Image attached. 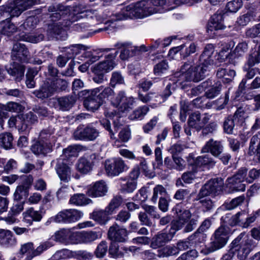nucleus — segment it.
Returning a JSON list of instances; mask_svg holds the SVG:
<instances>
[{
    "instance_id": "1",
    "label": "nucleus",
    "mask_w": 260,
    "mask_h": 260,
    "mask_svg": "<svg viewBox=\"0 0 260 260\" xmlns=\"http://www.w3.org/2000/svg\"><path fill=\"white\" fill-rule=\"evenodd\" d=\"M166 4V0L142 1L135 4H132L116 15L115 20L139 18L160 12L161 7Z\"/></svg>"
},
{
    "instance_id": "2",
    "label": "nucleus",
    "mask_w": 260,
    "mask_h": 260,
    "mask_svg": "<svg viewBox=\"0 0 260 260\" xmlns=\"http://www.w3.org/2000/svg\"><path fill=\"white\" fill-rule=\"evenodd\" d=\"M173 211L178 218L176 221L172 223L171 227L173 231L175 230L176 232L180 230L185 224V232H190L195 228L199 219L198 216L192 215L189 210L182 209L180 205H177Z\"/></svg>"
},
{
    "instance_id": "3",
    "label": "nucleus",
    "mask_w": 260,
    "mask_h": 260,
    "mask_svg": "<svg viewBox=\"0 0 260 260\" xmlns=\"http://www.w3.org/2000/svg\"><path fill=\"white\" fill-rule=\"evenodd\" d=\"M231 245V252L234 254L237 252V256L241 260L245 259L254 247L252 240L244 233L233 240Z\"/></svg>"
},
{
    "instance_id": "4",
    "label": "nucleus",
    "mask_w": 260,
    "mask_h": 260,
    "mask_svg": "<svg viewBox=\"0 0 260 260\" xmlns=\"http://www.w3.org/2000/svg\"><path fill=\"white\" fill-rule=\"evenodd\" d=\"M117 53L116 51L114 54H109L106 57L105 60L100 62L93 67L92 72L94 75L92 79L94 82L101 83L105 80V73L113 70L115 66L114 59Z\"/></svg>"
},
{
    "instance_id": "5",
    "label": "nucleus",
    "mask_w": 260,
    "mask_h": 260,
    "mask_svg": "<svg viewBox=\"0 0 260 260\" xmlns=\"http://www.w3.org/2000/svg\"><path fill=\"white\" fill-rule=\"evenodd\" d=\"M228 228L220 226L215 231L214 238L209 246L205 250L201 249V252L204 254H208L224 246L228 240Z\"/></svg>"
},
{
    "instance_id": "6",
    "label": "nucleus",
    "mask_w": 260,
    "mask_h": 260,
    "mask_svg": "<svg viewBox=\"0 0 260 260\" xmlns=\"http://www.w3.org/2000/svg\"><path fill=\"white\" fill-rule=\"evenodd\" d=\"M37 22V20L35 17H29L19 26L18 29L20 31L25 32L24 34L20 36V40L37 43L43 40L44 36L42 34L31 35L28 34V31H31L36 27Z\"/></svg>"
},
{
    "instance_id": "7",
    "label": "nucleus",
    "mask_w": 260,
    "mask_h": 260,
    "mask_svg": "<svg viewBox=\"0 0 260 260\" xmlns=\"http://www.w3.org/2000/svg\"><path fill=\"white\" fill-rule=\"evenodd\" d=\"M83 216V213L77 209H64L52 217L51 220L57 223H72L79 220Z\"/></svg>"
},
{
    "instance_id": "8",
    "label": "nucleus",
    "mask_w": 260,
    "mask_h": 260,
    "mask_svg": "<svg viewBox=\"0 0 260 260\" xmlns=\"http://www.w3.org/2000/svg\"><path fill=\"white\" fill-rule=\"evenodd\" d=\"M99 131L91 125H80L74 131L73 137L76 140L93 141L99 136Z\"/></svg>"
},
{
    "instance_id": "9",
    "label": "nucleus",
    "mask_w": 260,
    "mask_h": 260,
    "mask_svg": "<svg viewBox=\"0 0 260 260\" xmlns=\"http://www.w3.org/2000/svg\"><path fill=\"white\" fill-rule=\"evenodd\" d=\"M105 168L108 176H115L128 170L129 167L121 158L115 157L105 161Z\"/></svg>"
},
{
    "instance_id": "10",
    "label": "nucleus",
    "mask_w": 260,
    "mask_h": 260,
    "mask_svg": "<svg viewBox=\"0 0 260 260\" xmlns=\"http://www.w3.org/2000/svg\"><path fill=\"white\" fill-rule=\"evenodd\" d=\"M257 216L255 212L253 215L249 216L247 211H242L232 216L229 220V224L231 226L239 225L243 228H247L255 221Z\"/></svg>"
},
{
    "instance_id": "11",
    "label": "nucleus",
    "mask_w": 260,
    "mask_h": 260,
    "mask_svg": "<svg viewBox=\"0 0 260 260\" xmlns=\"http://www.w3.org/2000/svg\"><path fill=\"white\" fill-rule=\"evenodd\" d=\"M70 11V7L61 4H54L47 8V15L51 21L63 20Z\"/></svg>"
},
{
    "instance_id": "12",
    "label": "nucleus",
    "mask_w": 260,
    "mask_h": 260,
    "mask_svg": "<svg viewBox=\"0 0 260 260\" xmlns=\"http://www.w3.org/2000/svg\"><path fill=\"white\" fill-rule=\"evenodd\" d=\"M223 184L221 179L210 180L202 187L199 195H219L222 192Z\"/></svg>"
},
{
    "instance_id": "13",
    "label": "nucleus",
    "mask_w": 260,
    "mask_h": 260,
    "mask_svg": "<svg viewBox=\"0 0 260 260\" xmlns=\"http://www.w3.org/2000/svg\"><path fill=\"white\" fill-rule=\"evenodd\" d=\"M96 159L95 154H91L89 157L82 156L79 158L75 167L78 172L82 174H87L92 170L94 165V160Z\"/></svg>"
},
{
    "instance_id": "14",
    "label": "nucleus",
    "mask_w": 260,
    "mask_h": 260,
    "mask_svg": "<svg viewBox=\"0 0 260 260\" xmlns=\"http://www.w3.org/2000/svg\"><path fill=\"white\" fill-rule=\"evenodd\" d=\"M11 57L14 61L27 62L29 58V53L24 44L16 43L13 45Z\"/></svg>"
},
{
    "instance_id": "15",
    "label": "nucleus",
    "mask_w": 260,
    "mask_h": 260,
    "mask_svg": "<svg viewBox=\"0 0 260 260\" xmlns=\"http://www.w3.org/2000/svg\"><path fill=\"white\" fill-rule=\"evenodd\" d=\"M85 147L79 144L70 145L62 150V153L59 159H61V161L72 164V158L77 157L79 153Z\"/></svg>"
},
{
    "instance_id": "16",
    "label": "nucleus",
    "mask_w": 260,
    "mask_h": 260,
    "mask_svg": "<svg viewBox=\"0 0 260 260\" xmlns=\"http://www.w3.org/2000/svg\"><path fill=\"white\" fill-rule=\"evenodd\" d=\"M247 154L253 156L254 162L260 164V133L255 134L250 139Z\"/></svg>"
},
{
    "instance_id": "17",
    "label": "nucleus",
    "mask_w": 260,
    "mask_h": 260,
    "mask_svg": "<svg viewBox=\"0 0 260 260\" xmlns=\"http://www.w3.org/2000/svg\"><path fill=\"white\" fill-rule=\"evenodd\" d=\"M223 150V146L219 141H214L211 139L203 146L201 150L202 153L210 152L213 156L219 157Z\"/></svg>"
},
{
    "instance_id": "18",
    "label": "nucleus",
    "mask_w": 260,
    "mask_h": 260,
    "mask_svg": "<svg viewBox=\"0 0 260 260\" xmlns=\"http://www.w3.org/2000/svg\"><path fill=\"white\" fill-rule=\"evenodd\" d=\"M100 90L99 88L92 89L90 91V94L84 101V106L88 110L92 111L96 110L103 104L97 96Z\"/></svg>"
},
{
    "instance_id": "19",
    "label": "nucleus",
    "mask_w": 260,
    "mask_h": 260,
    "mask_svg": "<svg viewBox=\"0 0 260 260\" xmlns=\"http://www.w3.org/2000/svg\"><path fill=\"white\" fill-rule=\"evenodd\" d=\"M175 230H173L171 228L169 233H160L154 236L151 241V247L153 249H156L170 241L174 236Z\"/></svg>"
},
{
    "instance_id": "20",
    "label": "nucleus",
    "mask_w": 260,
    "mask_h": 260,
    "mask_svg": "<svg viewBox=\"0 0 260 260\" xmlns=\"http://www.w3.org/2000/svg\"><path fill=\"white\" fill-rule=\"evenodd\" d=\"M214 51V47L212 44H207L202 53L200 55L199 60L200 66L203 67H206L209 71V66L213 64V54Z\"/></svg>"
},
{
    "instance_id": "21",
    "label": "nucleus",
    "mask_w": 260,
    "mask_h": 260,
    "mask_svg": "<svg viewBox=\"0 0 260 260\" xmlns=\"http://www.w3.org/2000/svg\"><path fill=\"white\" fill-rule=\"evenodd\" d=\"M55 170L60 180L68 182L71 179V168L66 162L58 159L55 167Z\"/></svg>"
},
{
    "instance_id": "22",
    "label": "nucleus",
    "mask_w": 260,
    "mask_h": 260,
    "mask_svg": "<svg viewBox=\"0 0 260 260\" xmlns=\"http://www.w3.org/2000/svg\"><path fill=\"white\" fill-rule=\"evenodd\" d=\"M193 61H188L184 63L181 67V74L180 75V80H182L185 81H193L196 82V79L194 76V69L192 66Z\"/></svg>"
},
{
    "instance_id": "23",
    "label": "nucleus",
    "mask_w": 260,
    "mask_h": 260,
    "mask_svg": "<svg viewBox=\"0 0 260 260\" xmlns=\"http://www.w3.org/2000/svg\"><path fill=\"white\" fill-rule=\"evenodd\" d=\"M127 235L126 230L117 224L111 226L108 231L109 238L114 241L124 242L127 239Z\"/></svg>"
},
{
    "instance_id": "24",
    "label": "nucleus",
    "mask_w": 260,
    "mask_h": 260,
    "mask_svg": "<svg viewBox=\"0 0 260 260\" xmlns=\"http://www.w3.org/2000/svg\"><path fill=\"white\" fill-rule=\"evenodd\" d=\"M55 93L50 83V79H47L41 87L33 92V94L41 100L46 99Z\"/></svg>"
},
{
    "instance_id": "25",
    "label": "nucleus",
    "mask_w": 260,
    "mask_h": 260,
    "mask_svg": "<svg viewBox=\"0 0 260 260\" xmlns=\"http://www.w3.org/2000/svg\"><path fill=\"white\" fill-rule=\"evenodd\" d=\"M223 15L222 11H218L211 17V20L208 25V30L213 31V30H221L224 28L223 25Z\"/></svg>"
},
{
    "instance_id": "26",
    "label": "nucleus",
    "mask_w": 260,
    "mask_h": 260,
    "mask_svg": "<svg viewBox=\"0 0 260 260\" xmlns=\"http://www.w3.org/2000/svg\"><path fill=\"white\" fill-rule=\"evenodd\" d=\"M56 100V108L63 111L69 110L75 103V98L73 95L57 98Z\"/></svg>"
},
{
    "instance_id": "27",
    "label": "nucleus",
    "mask_w": 260,
    "mask_h": 260,
    "mask_svg": "<svg viewBox=\"0 0 260 260\" xmlns=\"http://www.w3.org/2000/svg\"><path fill=\"white\" fill-rule=\"evenodd\" d=\"M31 150L36 155H46L52 151V144L39 140L31 147Z\"/></svg>"
},
{
    "instance_id": "28",
    "label": "nucleus",
    "mask_w": 260,
    "mask_h": 260,
    "mask_svg": "<svg viewBox=\"0 0 260 260\" xmlns=\"http://www.w3.org/2000/svg\"><path fill=\"white\" fill-rule=\"evenodd\" d=\"M80 6L76 7L73 12H71L69 11V13L67 14V17L63 18L61 25L63 26H70L73 22L77 21L81 18L83 17V14L85 10L80 11Z\"/></svg>"
},
{
    "instance_id": "29",
    "label": "nucleus",
    "mask_w": 260,
    "mask_h": 260,
    "mask_svg": "<svg viewBox=\"0 0 260 260\" xmlns=\"http://www.w3.org/2000/svg\"><path fill=\"white\" fill-rule=\"evenodd\" d=\"M206 122V117L201 119V114L198 112L192 113L188 120V125L198 131L202 129Z\"/></svg>"
},
{
    "instance_id": "30",
    "label": "nucleus",
    "mask_w": 260,
    "mask_h": 260,
    "mask_svg": "<svg viewBox=\"0 0 260 260\" xmlns=\"http://www.w3.org/2000/svg\"><path fill=\"white\" fill-rule=\"evenodd\" d=\"M18 254L20 258L25 256L24 260H31L35 257L34 243L32 242H27L22 244Z\"/></svg>"
},
{
    "instance_id": "31",
    "label": "nucleus",
    "mask_w": 260,
    "mask_h": 260,
    "mask_svg": "<svg viewBox=\"0 0 260 260\" xmlns=\"http://www.w3.org/2000/svg\"><path fill=\"white\" fill-rule=\"evenodd\" d=\"M108 190L106 182L103 180L96 182L88 189V195H105Z\"/></svg>"
},
{
    "instance_id": "32",
    "label": "nucleus",
    "mask_w": 260,
    "mask_h": 260,
    "mask_svg": "<svg viewBox=\"0 0 260 260\" xmlns=\"http://www.w3.org/2000/svg\"><path fill=\"white\" fill-rule=\"evenodd\" d=\"M114 47L118 49H121L120 58L122 60H126L135 54V49H134L127 43L118 42L114 45Z\"/></svg>"
},
{
    "instance_id": "33",
    "label": "nucleus",
    "mask_w": 260,
    "mask_h": 260,
    "mask_svg": "<svg viewBox=\"0 0 260 260\" xmlns=\"http://www.w3.org/2000/svg\"><path fill=\"white\" fill-rule=\"evenodd\" d=\"M20 120L22 122L21 128L23 132H27L30 129V125L37 121L38 119L33 112H29L25 114H21Z\"/></svg>"
},
{
    "instance_id": "34",
    "label": "nucleus",
    "mask_w": 260,
    "mask_h": 260,
    "mask_svg": "<svg viewBox=\"0 0 260 260\" xmlns=\"http://www.w3.org/2000/svg\"><path fill=\"white\" fill-rule=\"evenodd\" d=\"M111 214L106 208L105 210H96L90 214V218L100 224H105L109 220V215Z\"/></svg>"
},
{
    "instance_id": "35",
    "label": "nucleus",
    "mask_w": 260,
    "mask_h": 260,
    "mask_svg": "<svg viewBox=\"0 0 260 260\" xmlns=\"http://www.w3.org/2000/svg\"><path fill=\"white\" fill-rule=\"evenodd\" d=\"M16 239L14 237L11 231L7 230L0 229V244L9 246L15 245Z\"/></svg>"
},
{
    "instance_id": "36",
    "label": "nucleus",
    "mask_w": 260,
    "mask_h": 260,
    "mask_svg": "<svg viewBox=\"0 0 260 260\" xmlns=\"http://www.w3.org/2000/svg\"><path fill=\"white\" fill-rule=\"evenodd\" d=\"M236 75V72L234 70H227L220 68L216 72V77L221 79L223 83H229L233 80Z\"/></svg>"
},
{
    "instance_id": "37",
    "label": "nucleus",
    "mask_w": 260,
    "mask_h": 260,
    "mask_svg": "<svg viewBox=\"0 0 260 260\" xmlns=\"http://www.w3.org/2000/svg\"><path fill=\"white\" fill-rule=\"evenodd\" d=\"M81 244H89L101 237V234L95 231H82L80 235Z\"/></svg>"
},
{
    "instance_id": "38",
    "label": "nucleus",
    "mask_w": 260,
    "mask_h": 260,
    "mask_svg": "<svg viewBox=\"0 0 260 260\" xmlns=\"http://www.w3.org/2000/svg\"><path fill=\"white\" fill-rule=\"evenodd\" d=\"M215 164L216 161L209 154L198 156L194 161V164L197 166H204L208 169L213 168L215 165Z\"/></svg>"
},
{
    "instance_id": "39",
    "label": "nucleus",
    "mask_w": 260,
    "mask_h": 260,
    "mask_svg": "<svg viewBox=\"0 0 260 260\" xmlns=\"http://www.w3.org/2000/svg\"><path fill=\"white\" fill-rule=\"evenodd\" d=\"M242 125L235 120V118L232 115H229L225 118L223 122V127L224 132L228 134H232L234 133V129L238 126H242Z\"/></svg>"
},
{
    "instance_id": "40",
    "label": "nucleus",
    "mask_w": 260,
    "mask_h": 260,
    "mask_svg": "<svg viewBox=\"0 0 260 260\" xmlns=\"http://www.w3.org/2000/svg\"><path fill=\"white\" fill-rule=\"evenodd\" d=\"M14 137L11 133H4L0 134V147L5 150L13 148Z\"/></svg>"
},
{
    "instance_id": "41",
    "label": "nucleus",
    "mask_w": 260,
    "mask_h": 260,
    "mask_svg": "<svg viewBox=\"0 0 260 260\" xmlns=\"http://www.w3.org/2000/svg\"><path fill=\"white\" fill-rule=\"evenodd\" d=\"M127 253L126 247H121L116 242H113L109 248V253L111 257L115 258L122 257Z\"/></svg>"
},
{
    "instance_id": "42",
    "label": "nucleus",
    "mask_w": 260,
    "mask_h": 260,
    "mask_svg": "<svg viewBox=\"0 0 260 260\" xmlns=\"http://www.w3.org/2000/svg\"><path fill=\"white\" fill-rule=\"evenodd\" d=\"M26 196H14V203L11 211L14 215H18L24 209V204L26 202Z\"/></svg>"
},
{
    "instance_id": "43",
    "label": "nucleus",
    "mask_w": 260,
    "mask_h": 260,
    "mask_svg": "<svg viewBox=\"0 0 260 260\" xmlns=\"http://www.w3.org/2000/svg\"><path fill=\"white\" fill-rule=\"evenodd\" d=\"M0 109L2 110L19 113L24 110V107L19 103L9 102L6 104H0Z\"/></svg>"
},
{
    "instance_id": "44",
    "label": "nucleus",
    "mask_w": 260,
    "mask_h": 260,
    "mask_svg": "<svg viewBox=\"0 0 260 260\" xmlns=\"http://www.w3.org/2000/svg\"><path fill=\"white\" fill-rule=\"evenodd\" d=\"M23 216L24 221L28 223H31L32 221H40L42 218L40 212L35 211L32 208H30L23 212Z\"/></svg>"
},
{
    "instance_id": "45",
    "label": "nucleus",
    "mask_w": 260,
    "mask_h": 260,
    "mask_svg": "<svg viewBox=\"0 0 260 260\" xmlns=\"http://www.w3.org/2000/svg\"><path fill=\"white\" fill-rule=\"evenodd\" d=\"M206 239V235L199 230L188 237V240L191 241L192 246L196 247L203 246Z\"/></svg>"
},
{
    "instance_id": "46",
    "label": "nucleus",
    "mask_w": 260,
    "mask_h": 260,
    "mask_svg": "<svg viewBox=\"0 0 260 260\" xmlns=\"http://www.w3.org/2000/svg\"><path fill=\"white\" fill-rule=\"evenodd\" d=\"M0 8L4 12L9 13L11 17H18L23 12L14 2Z\"/></svg>"
},
{
    "instance_id": "47",
    "label": "nucleus",
    "mask_w": 260,
    "mask_h": 260,
    "mask_svg": "<svg viewBox=\"0 0 260 260\" xmlns=\"http://www.w3.org/2000/svg\"><path fill=\"white\" fill-rule=\"evenodd\" d=\"M50 83L55 93L65 90L68 87L67 81L60 78L50 79Z\"/></svg>"
},
{
    "instance_id": "48",
    "label": "nucleus",
    "mask_w": 260,
    "mask_h": 260,
    "mask_svg": "<svg viewBox=\"0 0 260 260\" xmlns=\"http://www.w3.org/2000/svg\"><path fill=\"white\" fill-rule=\"evenodd\" d=\"M54 133L52 128L48 127L44 129L40 133L39 140L44 142H49L50 144L55 141V137L53 136Z\"/></svg>"
},
{
    "instance_id": "49",
    "label": "nucleus",
    "mask_w": 260,
    "mask_h": 260,
    "mask_svg": "<svg viewBox=\"0 0 260 260\" xmlns=\"http://www.w3.org/2000/svg\"><path fill=\"white\" fill-rule=\"evenodd\" d=\"M7 72L10 75L15 77L16 81H19L24 76V68L23 66L17 64L10 68Z\"/></svg>"
},
{
    "instance_id": "50",
    "label": "nucleus",
    "mask_w": 260,
    "mask_h": 260,
    "mask_svg": "<svg viewBox=\"0 0 260 260\" xmlns=\"http://www.w3.org/2000/svg\"><path fill=\"white\" fill-rule=\"evenodd\" d=\"M149 110V108L147 106L140 107L133 111L129 115V118L131 120L142 119L147 114Z\"/></svg>"
},
{
    "instance_id": "51",
    "label": "nucleus",
    "mask_w": 260,
    "mask_h": 260,
    "mask_svg": "<svg viewBox=\"0 0 260 260\" xmlns=\"http://www.w3.org/2000/svg\"><path fill=\"white\" fill-rule=\"evenodd\" d=\"M69 235H70V230L62 229L55 232L50 240L52 241L53 240L61 243H67Z\"/></svg>"
},
{
    "instance_id": "52",
    "label": "nucleus",
    "mask_w": 260,
    "mask_h": 260,
    "mask_svg": "<svg viewBox=\"0 0 260 260\" xmlns=\"http://www.w3.org/2000/svg\"><path fill=\"white\" fill-rule=\"evenodd\" d=\"M69 203L76 206H83L92 203V201L86 196H71Z\"/></svg>"
},
{
    "instance_id": "53",
    "label": "nucleus",
    "mask_w": 260,
    "mask_h": 260,
    "mask_svg": "<svg viewBox=\"0 0 260 260\" xmlns=\"http://www.w3.org/2000/svg\"><path fill=\"white\" fill-rule=\"evenodd\" d=\"M242 182H238V180H235L232 182L229 181V178L226 181V188L229 193H231L234 191H244L245 186L242 183Z\"/></svg>"
},
{
    "instance_id": "54",
    "label": "nucleus",
    "mask_w": 260,
    "mask_h": 260,
    "mask_svg": "<svg viewBox=\"0 0 260 260\" xmlns=\"http://www.w3.org/2000/svg\"><path fill=\"white\" fill-rule=\"evenodd\" d=\"M13 2L23 11L31 8L33 6L40 3V0H14Z\"/></svg>"
},
{
    "instance_id": "55",
    "label": "nucleus",
    "mask_w": 260,
    "mask_h": 260,
    "mask_svg": "<svg viewBox=\"0 0 260 260\" xmlns=\"http://www.w3.org/2000/svg\"><path fill=\"white\" fill-rule=\"evenodd\" d=\"M178 253L179 250L176 247L167 246L158 250L157 256L159 257H168Z\"/></svg>"
},
{
    "instance_id": "56",
    "label": "nucleus",
    "mask_w": 260,
    "mask_h": 260,
    "mask_svg": "<svg viewBox=\"0 0 260 260\" xmlns=\"http://www.w3.org/2000/svg\"><path fill=\"white\" fill-rule=\"evenodd\" d=\"M96 88L100 89L97 96L102 103L105 99H108L109 97L113 96L114 94V90L110 87L104 88L103 86H101Z\"/></svg>"
},
{
    "instance_id": "57",
    "label": "nucleus",
    "mask_w": 260,
    "mask_h": 260,
    "mask_svg": "<svg viewBox=\"0 0 260 260\" xmlns=\"http://www.w3.org/2000/svg\"><path fill=\"white\" fill-rule=\"evenodd\" d=\"M169 66L166 60H162L153 67V73L155 76H161L168 70Z\"/></svg>"
},
{
    "instance_id": "58",
    "label": "nucleus",
    "mask_w": 260,
    "mask_h": 260,
    "mask_svg": "<svg viewBox=\"0 0 260 260\" xmlns=\"http://www.w3.org/2000/svg\"><path fill=\"white\" fill-rule=\"evenodd\" d=\"M4 25L3 26L2 33L7 36H11L15 32L17 29L14 24L11 22L9 19H7L4 22Z\"/></svg>"
},
{
    "instance_id": "59",
    "label": "nucleus",
    "mask_w": 260,
    "mask_h": 260,
    "mask_svg": "<svg viewBox=\"0 0 260 260\" xmlns=\"http://www.w3.org/2000/svg\"><path fill=\"white\" fill-rule=\"evenodd\" d=\"M72 251L63 249L57 251L51 257L50 260H60L72 258Z\"/></svg>"
},
{
    "instance_id": "60",
    "label": "nucleus",
    "mask_w": 260,
    "mask_h": 260,
    "mask_svg": "<svg viewBox=\"0 0 260 260\" xmlns=\"http://www.w3.org/2000/svg\"><path fill=\"white\" fill-rule=\"evenodd\" d=\"M38 74L36 69H29L26 74V85L28 88H32L36 86V82L34 80L35 77Z\"/></svg>"
},
{
    "instance_id": "61",
    "label": "nucleus",
    "mask_w": 260,
    "mask_h": 260,
    "mask_svg": "<svg viewBox=\"0 0 260 260\" xmlns=\"http://www.w3.org/2000/svg\"><path fill=\"white\" fill-rule=\"evenodd\" d=\"M85 46L82 45L76 44L72 45L66 49V54L70 58H72L75 55L79 54L81 50H85Z\"/></svg>"
},
{
    "instance_id": "62",
    "label": "nucleus",
    "mask_w": 260,
    "mask_h": 260,
    "mask_svg": "<svg viewBox=\"0 0 260 260\" xmlns=\"http://www.w3.org/2000/svg\"><path fill=\"white\" fill-rule=\"evenodd\" d=\"M72 258L78 260H91L93 258V254L85 250L72 251Z\"/></svg>"
},
{
    "instance_id": "63",
    "label": "nucleus",
    "mask_w": 260,
    "mask_h": 260,
    "mask_svg": "<svg viewBox=\"0 0 260 260\" xmlns=\"http://www.w3.org/2000/svg\"><path fill=\"white\" fill-rule=\"evenodd\" d=\"M222 85L220 82H217L208 89L205 92L206 96L208 99H213L218 95L221 89Z\"/></svg>"
},
{
    "instance_id": "64",
    "label": "nucleus",
    "mask_w": 260,
    "mask_h": 260,
    "mask_svg": "<svg viewBox=\"0 0 260 260\" xmlns=\"http://www.w3.org/2000/svg\"><path fill=\"white\" fill-rule=\"evenodd\" d=\"M259 63H260V51L255 50L249 55L247 63L249 67H252Z\"/></svg>"
}]
</instances>
